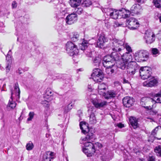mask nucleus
<instances>
[{
  "mask_svg": "<svg viewBox=\"0 0 161 161\" xmlns=\"http://www.w3.org/2000/svg\"><path fill=\"white\" fill-rule=\"evenodd\" d=\"M124 41L116 38L110 40L109 42L110 46L112 50L114 51L116 54H119L118 52L121 51L124 49Z\"/></svg>",
  "mask_w": 161,
  "mask_h": 161,
  "instance_id": "1",
  "label": "nucleus"
},
{
  "mask_svg": "<svg viewBox=\"0 0 161 161\" xmlns=\"http://www.w3.org/2000/svg\"><path fill=\"white\" fill-rule=\"evenodd\" d=\"M20 90L19 88V85L17 83L15 84L14 90L12 91V95L11 98L9 101L7 107L11 109H14L16 106V103L13 100V96L15 95L16 97V99H19L20 97Z\"/></svg>",
  "mask_w": 161,
  "mask_h": 161,
  "instance_id": "2",
  "label": "nucleus"
},
{
  "mask_svg": "<svg viewBox=\"0 0 161 161\" xmlns=\"http://www.w3.org/2000/svg\"><path fill=\"white\" fill-rule=\"evenodd\" d=\"M154 99L148 97L142 98L140 100L141 105L147 109H151L154 107Z\"/></svg>",
  "mask_w": 161,
  "mask_h": 161,
  "instance_id": "3",
  "label": "nucleus"
},
{
  "mask_svg": "<svg viewBox=\"0 0 161 161\" xmlns=\"http://www.w3.org/2000/svg\"><path fill=\"white\" fill-rule=\"evenodd\" d=\"M66 50L67 53L71 56L76 55L79 53V50L76 46L70 42H68L66 43Z\"/></svg>",
  "mask_w": 161,
  "mask_h": 161,
  "instance_id": "4",
  "label": "nucleus"
},
{
  "mask_svg": "<svg viewBox=\"0 0 161 161\" xmlns=\"http://www.w3.org/2000/svg\"><path fill=\"white\" fill-rule=\"evenodd\" d=\"M112 54L113 57L110 55H108L104 56L103 60V64L104 66H109V65L114 66L116 61L114 58L115 56L117 54L113 52Z\"/></svg>",
  "mask_w": 161,
  "mask_h": 161,
  "instance_id": "5",
  "label": "nucleus"
},
{
  "mask_svg": "<svg viewBox=\"0 0 161 161\" xmlns=\"http://www.w3.org/2000/svg\"><path fill=\"white\" fill-rule=\"evenodd\" d=\"M140 75L141 78L143 80L147 79L152 78V72L150 68L145 66L141 68L139 70Z\"/></svg>",
  "mask_w": 161,
  "mask_h": 161,
  "instance_id": "6",
  "label": "nucleus"
},
{
  "mask_svg": "<svg viewBox=\"0 0 161 161\" xmlns=\"http://www.w3.org/2000/svg\"><path fill=\"white\" fill-rule=\"evenodd\" d=\"M96 95L91 94L90 95L89 98L90 100L95 107L100 108L106 105V102L104 101H102L100 99H98L96 98Z\"/></svg>",
  "mask_w": 161,
  "mask_h": 161,
  "instance_id": "7",
  "label": "nucleus"
},
{
  "mask_svg": "<svg viewBox=\"0 0 161 161\" xmlns=\"http://www.w3.org/2000/svg\"><path fill=\"white\" fill-rule=\"evenodd\" d=\"M114 58L116 61L117 66L118 68L124 70L126 68L127 69V67L130 65V63L129 64L125 61L122 60V59L120 58V55L119 54L115 55Z\"/></svg>",
  "mask_w": 161,
  "mask_h": 161,
  "instance_id": "8",
  "label": "nucleus"
},
{
  "mask_svg": "<svg viewBox=\"0 0 161 161\" xmlns=\"http://www.w3.org/2000/svg\"><path fill=\"white\" fill-rule=\"evenodd\" d=\"M136 60L138 62L145 61V58L148 57V53L146 50H141L136 52L134 55Z\"/></svg>",
  "mask_w": 161,
  "mask_h": 161,
  "instance_id": "9",
  "label": "nucleus"
},
{
  "mask_svg": "<svg viewBox=\"0 0 161 161\" xmlns=\"http://www.w3.org/2000/svg\"><path fill=\"white\" fill-rule=\"evenodd\" d=\"M91 76L92 77V79L96 82L101 81L103 78V73L98 69L93 70Z\"/></svg>",
  "mask_w": 161,
  "mask_h": 161,
  "instance_id": "10",
  "label": "nucleus"
},
{
  "mask_svg": "<svg viewBox=\"0 0 161 161\" xmlns=\"http://www.w3.org/2000/svg\"><path fill=\"white\" fill-rule=\"evenodd\" d=\"M94 137L93 134L91 132L88 133V134L85 138H81L80 143L83 144L85 147L88 148L90 146V144L92 143L89 141L93 139Z\"/></svg>",
  "mask_w": 161,
  "mask_h": 161,
  "instance_id": "11",
  "label": "nucleus"
},
{
  "mask_svg": "<svg viewBox=\"0 0 161 161\" xmlns=\"http://www.w3.org/2000/svg\"><path fill=\"white\" fill-rule=\"evenodd\" d=\"M155 35L151 31H146L144 37L145 42L147 44H151L155 40Z\"/></svg>",
  "mask_w": 161,
  "mask_h": 161,
  "instance_id": "12",
  "label": "nucleus"
},
{
  "mask_svg": "<svg viewBox=\"0 0 161 161\" xmlns=\"http://www.w3.org/2000/svg\"><path fill=\"white\" fill-rule=\"evenodd\" d=\"M139 24L137 20L134 18H130L126 20V25L130 29H136L138 26Z\"/></svg>",
  "mask_w": 161,
  "mask_h": 161,
  "instance_id": "13",
  "label": "nucleus"
},
{
  "mask_svg": "<svg viewBox=\"0 0 161 161\" xmlns=\"http://www.w3.org/2000/svg\"><path fill=\"white\" fill-rule=\"evenodd\" d=\"M90 146L88 147L89 153L88 154V157H91L95 153L96 151L102 147L101 144L99 143H95L94 144L91 143Z\"/></svg>",
  "mask_w": 161,
  "mask_h": 161,
  "instance_id": "14",
  "label": "nucleus"
},
{
  "mask_svg": "<svg viewBox=\"0 0 161 161\" xmlns=\"http://www.w3.org/2000/svg\"><path fill=\"white\" fill-rule=\"evenodd\" d=\"M149 80L146 81L143 83V85L147 87H152L157 85L158 80L152 76L149 78Z\"/></svg>",
  "mask_w": 161,
  "mask_h": 161,
  "instance_id": "15",
  "label": "nucleus"
},
{
  "mask_svg": "<svg viewBox=\"0 0 161 161\" xmlns=\"http://www.w3.org/2000/svg\"><path fill=\"white\" fill-rule=\"evenodd\" d=\"M123 103L124 105L126 107H130L132 106L134 102V100L132 97L127 96L123 99Z\"/></svg>",
  "mask_w": 161,
  "mask_h": 161,
  "instance_id": "16",
  "label": "nucleus"
},
{
  "mask_svg": "<svg viewBox=\"0 0 161 161\" xmlns=\"http://www.w3.org/2000/svg\"><path fill=\"white\" fill-rule=\"evenodd\" d=\"M120 55V59L123 61H125L129 64H132V63H134L133 61V57L131 54L128 53H126L123 54L122 55H121L120 54H119Z\"/></svg>",
  "mask_w": 161,
  "mask_h": 161,
  "instance_id": "17",
  "label": "nucleus"
},
{
  "mask_svg": "<svg viewBox=\"0 0 161 161\" xmlns=\"http://www.w3.org/2000/svg\"><path fill=\"white\" fill-rule=\"evenodd\" d=\"M77 19V15L75 13L69 15L66 18V23L71 25L76 22Z\"/></svg>",
  "mask_w": 161,
  "mask_h": 161,
  "instance_id": "18",
  "label": "nucleus"
},
{
  "mask_svg": "<svg viewBox=\"0 0 161 161\" xmlns=\"http://www.w3.org/2000/svg\"><path fill=\"white\" fill-rule=\"evenodd\" d=\"M108 87L104 83H99L98 86V93L101 95H103L104 92H106Z\"/></svg>",
  "mask_w": 161,
  "mask_h": 161,
  "instance_id": "19",
  "label": "nucleus"
},
{
  "mask_svg": "<svg viewBox=\"0 0 161 161\" xmlns=\"http://www.w3.org/2000/svg\"><path fill=\"white\" fill-rule=\"evenodd\" d=\"M107 39L103 35L100 36L98 38L97 43V46L99 47H102L104 45V43L107 42Z\"/></svg>",
  "mask_w": 161,
  "mask_h": 161,
  "instance_id": "20",
  "label": "nucleus"
},
{
  "mask_svg": "<svg viewBox=\"0 0 161 161\" xmlns=\"http://www.w3.org/2000/svg\"><path fill=\"white\" fill-rule=\"evenodd\" d=\"M105 98L109 99L114 97L116 96V93L113 91L109 90L106 92H104V94L102 95Z\"/></svg>",
  "mask_w": 161,
  "mask_h": 161,
  "instance_id": "21",
  "label": "nucleus"
},
{
  "mask_svg": "<svg viewBox=\"0 0 161 161\" xmlns=\"http://www.w3.org/2000/svg\"><path fill=\"white\" fill-rule=\"evenodd\" d=\"M80 129L81 130L82 132L85 134L86 133H89V128L85 122H80Z\"/></svg>",
  "mask_w": 161,
  "mask_h": 161,
  "instance_id": "22",
  "label": "nucleus"
},
{
  "mask_svg": "<svg viewBox=\"0 0 161 161\" xmlns=\"http://www.w3.org/2000/svg\"><path fill=\"white\" fill-rule=\"evenodd\" d=\"M133 63V64L130 63V65L127 67V73L131 75H133L136 72V67L134 65V64H136V63L134 62Z\"/></svg>",
  "mask_w": 161,
  "mask_h": 161,
  "instance_id": "23",
  "label": "nucleus"
},
{
  "mask_svg": "<svg viewBox=\"0 0 161 161\" xmlns=\"http://www.w3.org/2000/svg\"><path fill=\"white\" fill-rule=\"evenodd\" d=\"M54 155V153L52 152H46L43 156V161H51L52 158V157Z\"/></svg>",
  "mask_w": 161,
  "mask_h": 161,
  "instance_id": "24",
  "label": "nucleus"
},
{
  "mask_svg": "<svg viewBox=\"0 0 161 161\" xmlns=\"http://www.w3.org/2000/svg\"><path fill=\"white\" fill-rule=\"evenodd\" d=\"M119 13L122 17L124 18L128 17L130 14V12L129 11L127 10L125 8H122L121 10H119Z\"/></svg>",
  "mask_w": 161,
  "mask_h": 161,
  "instance_id": "25",
  "label": "nucleus"
},
{
  "mask_svg": "<svg viewBox=\"0 0 161 161\" xmlns=\"http://www.w3.org/2000/svg\"><path fill=\"white\" fill-rule=\"evenodd\" d=\"M129 119L130 124L134 129H136L138 127L137 121L136 118L130 117Z\"/></svg>",
  "mask_w": 161,
  "mask_h": 161,
  "instance_id": "26",
  "label": "nucleus"
},
{
  "mask_svg": "<svg viewBox=\"0 0 161 161\" xmlns=\"http://www.w3.org/2000/svg\"><path fill=\"white\" fill-rule=\"evenodd\" d=\"M110 11L108 15L112 19H117L119 14V10L112 9Z\"/></svg>",
  "mask_w": 161,
  "mask_h": 161,
  "instance_id": "27",
  "label": "nucleus"
},
{
  "mask_svg": "<svg viewBox=\"0 0 161 161\" xmlns=\"http://www.w3.org/2000/svg\"><path fill=\"white\" fill-rule=\"evenodd\" d=\"M154 101L155 102L154 103V105L156 103H161V90L157 93L155 94L153 97Z\"/></svg>",
  "mask_w": 161,
  "mask_h": 161,
  "instance_id": "28",
  "label": "nucleus"
},
{
  "mask_svg": "<svg viewBox=\"0 0 161 161\" xmlns=\"http://www.w3.org/2000/svg\"><path fill=\"white\" fill-rule=\"evenodd\" d=\"M81 0H70L69 4L73 7H77L81 2Z\"/></svg>",
  "mask_w": 161,
  "mask_h": 161,
  "instance_id": "29",
  "label": "nucleus"
},
{
  "mask_svg": "<svg viewBox=\"0 0 161 161\" xmlns=\"http://www.w3.org/2000/svg\"><path fill=\"white\" fill-rule=\"evenodd\" d=\"M88 45L87 42L85 40H83L82 42L79 44V48L82 50H84L87 48Z\"/></svg>",
  "mask_w": 161,
  "mask_h": 161,
  "instance_id": "30",
  "label": "nucleus"
},
{
  "mask_svg": "<svg viewBox=\"0 0 161 161\" xmlns=\"http://www.w3.org/2000/svg\"><path fill=\"white\" fill-rule=\"evenodd\" d=\"M102 61V58L100 55H98L97 57H95L93 59V61L94 64L98 66L101 63Z\"/></svg>",
  "mask_w": 161,
  "mask_h": 161,
  "instance_id": "31",
  "label": "nucleus"
},
{
  "mask_svg": "<svg viewBox=\"0 0 161 161\" xmlns=\"http://www.w3.org/2000/svg\"><path fill=\"white\" fill-rule=\"evenodd\" d=\"M140 8L139 5L136 4L133 5L131 7L130 9L132 13L136 14L138 13Z\"/></svg>",
  "mask_w": 161,
  "mask_h": 161,
  "instance_id": "32",
  "label": "nucleus"
},
{
  "mask_svg": "<svg viewBox=\"0 0 161 161\" xmlns=\"http://www.w3.org/2000/svg\"><path fill=\"white\" fill-rule=\"evenodd\" d=\"M106 67V72L108 75H111L114 72V69L113 68L114 66L109 65V66H104Z\"/></svg>",
  "mask_w": 161,
  "mask_h": 161,
  "instance_id": "33",
  "label": "nucleus"
},
{
  "mask_svg": "<svg viewBox=\"0 0 161 161\" xmlns=\"http://www.w3.org/2000/svg\"><path fill=\"white\" fill-rule=\"evenodd\" d=\"M79 37V35L77 33H74L71 35L70 38L71 41L74 42L77 41Z\"/></svg>",
  "mask_w": 161,
  "mask_h": 161,
  "instance_id": "34",
  "label": "nucleus"
},
{
  "mask_svg": "<svg viewBox=\"0 0 161 161\" xmlns=\"http://www.w3.org/2000/svg\"><path fill=\"white\" fill-rule=\"evenodd\" d=\"M151 53L153 54V55L154 57H156L158 56L160 53V52L158 49L155 48H152Z\"/></svg>",
  "mask_w": 161,
  "mask_h": 161,
  "instance_id": "35",
  "label": "nucleus"
},
{
  "mask_svg": "<svg viewBox=\"0 0 161 161\" xmlns=\"http://www.w3.org/2000/svg\"><path fill=\"white\" fill-rule=\"evenodd\" d=\"M154 151L157 156H161V146L156 147L154 149Z\"/></svg>",
  "mask_w": 161,
  "mask_h": 161,
  "instance_id": "36",
  "label": "nucleus"
},
{
  "mask_svg": "<svg viewBox=\"0 0 161 161\" xmlns=\"http://www.w3.org/2000/svg\"><path fill=\"white\" fill-rule=\"evenodd\" d=\"M96 122V119L94 114H91L90 117L89 123L91 124H94Z\"/></svg>",
  "mask_w": 161,
  "mask_h": 161,
  "instance_id": "37",
  "label": "nucleus"
},
{
  "mask_svg": "<svg viewBox=\"0 0 161 161\" xmlns=\"http://www.w3.org/2000/svg\"><path fill=\"white\" fill-rule=\"evenodd\" d=\"M34 147V145L31 142H29L26 146V149L28 151L31 150Z\"/></svg>",
  "mask_w": 161,
  "mask_h": 161,
  "instance_id": "38",
  "label": "nucleus"
},
{
  "mask_svg": "<svg viewBox=\"0 0 161 161\" xmlns=\"http://www.w3.org/2000/svg\"><path fill=\"white\" fill-rule=\"evenodd\" d=\"M154 5L158 8H161V0H153Z\"/></svg>",
  "mask_w": 161,
  "mask_h": 161,
  "instance_id": "39",
  "label": "nucleus"
},
{
  "mask_svg": "<svg viewBox=\"0 0 161 161\" xmlns=\"http://www.w3.org/2000/svg\"><path fill=\"white\" fill-rule=\"evenodd\" d=\"M53 94V91L50 89H47L46 91L45 97L47 98L46 96H47V98L49 97H51Z\"/></svg>",
  "mask_w": 161,
  "mask_h": 161,
  "instance_id": "40",
  "label": "nucleus"
},
{
  "mask_svg": "<svg viewBox=\"0 0 161 161\" xmlns=\"http://www.w3.org/2000/svg\"><path fill=\"white\" fill-rule=\"evenodd\" d=\"M61 8L60 10V13H61L62 14L64 15L67 12V8L63 4H61Z\"/></svg>",
  "mask_w": 161,
  "mask_h": 161,
  "instance_id": "41",
  "label": "nucleus"
},
{
  "mask_svg": "<svg viewBox=\"0 0 161 161\" xmlns=\"http://www.w3.org/2000/svg\"><path fill=\"white\" fill-rule=\"evenodd\" d=\"M123 46H124V48H125L126 49L127 51H128L127 53H130L132 52V50L131 47L127 44H124V45H123Z\"/></svg>",
  "mask_w": 161,
  "mask_h": 161,
  "instance_id": "42",
  "label": "nucleus"
},
{
  "mask_svg": "<svg viewBox=\"0 0 161 161\" xmlns=\"http://www.w3.org/2000/svg\"><path fill=\"white\" fill-rule=\"evenodd\" d=\"M92 4L91 1L90 0H86L84 1L83 5L85 7H89Z\"/></svg>",
  "mask_w": 161,
  "mask_h": 161,
  "instance_id": "43",
  "label": "nucleus"
},
{
  "mask_svg": "<svg viewBox=\"0 0 161 161\" xmlns=\"http://www.w3.org/2000/svg\"><path fill=\"white\" fill-rule=\"evenodd\" d=\"M34 115L35 114L34 112H30L29 114V117L27 119V120H31L33 118Z\"/></svg>",
  "mask_w": 161,
  "mask_h": 161,
  "instance_id": "44",
  "label": "nucleus"
},
{
  "mask_svg": "<svg viewBox=\"0 0 161 161\" xmlns=\"http://www.w3.org/2000/svg\"><path fill=\"white\" fill-rule=\"evenodd\" d=\"M75 11L76 13L80 14L82 13L83 9L80 7H78L75 8Z\"/></svg>",
  "mask_w": 161,
  "mask_h": 161,
  "instance_id": "45",
  "label": "nucleus"
},
{
  "mask_svg": "<svg viewBox=\"0 0 161 161\" xmlns=\"http://www.w3.org/2000/svg\"><path fill=\"white\" fill-rule=\"evenodd\" d=\"M85 54L87 56L89 57H92V52L89 50H87V51L85 52Z\"/></svg>",
  "mask_w": 161,
  "mask_h": 161,
  "instance_id": "46",
  "label": "nucleus"
},
{
  "mask_svg": "<svg viewBox=\"0 0 161 161\" xmlns=\"http://www.w3.org/2000/svg\"><path fill=\"white\" fill-rule=\"evenodd\" d=\"M111 10H112V9L110 8H105L103 10V12L106 13L108 15L109 14V12H111Z\"/></svg>",
  "mask_w": 161,
  "mask_h": 161,
  "instance_id": "47",
  "label": "nucleus"
},
{
  "mask_svg": "<svg viewBox=\"0 0 161 161\" xmlns=\"http://www.w3.org/2000/svg\"><path fill=\"white\" fill-rule=\"evenodd\" d=\"M82 151L83 152L85 153L88 157V154L89 153V152L87 148L85 147L82 149Z\"/></svg>",
  "mask_w": 161,
  "mask_h": 161,
  "instance_id": "48",
  "label": "nucleus"
},
{
  "mask_svg": "<svg viewBox=\"0 0 161 161\" xmlns=\"http://www.w3.org/2000/svg\"><path fill=\"white\" fill-rule=\"evenodd\" d=\"M73 106L72 104H69L67 106V110L66 112L69 111V110H71L73 108Z\"/></svg>",
  "mask_w": 161,
  "mask_h": 161,
  "instance_id": "49",
  "label": "nucleus"
},
{
  "mask_svg": "<svg viewBox=\"0 0 161 161\" xmlns=\"http://www.w3.org/2000/svg\"><path fill=\"white\" fill-rule=\"evenodd\" d=\"M148 161H155V158L154 156H149L148 158Z\"/></svg>",
  "mask_w": 161,
  "mask_h": 161,
  "instance_id": "50",
  "label": "nucleus"
},
{
  "mask_svg": "<svg viewBox=\"0 0 161 161\" xmlns=\"http://www.w3.org/2000/svg\"><path fill=\"white\" fill-rule=\"evenodd\" d=\"M17 6V3L15 1L13 2L12 4V8H16Z\"/></svg>",
  "mask_w": 161,
  "mask_h": 161,
  "instance_id": "51",
  "label": "nucleus"
},
{
  "mask_svg": "<svg viewBox=\"0 0 161 161\" xmlns=\"http://www.w3.org/2000/svg\"><path fill=\"white\" fill-rule=\"evenodd\" d=\"M10 66L9 64H8L6 67V72L7 73L9 72L10 70Z\"/></svg>",
  "mask_w": 161,
  "mask_h": 161,
  "instance_id": "52",
  "label": "nucleus"
},
{
  "mask_svg": "<svg viewBox=\"0 0 161 161\" xmlns=\"http://www.w3.org/2000/svg\"><path fill=\"white\" fill-rule=\"evenodd\" d=\"M117 126L119 128H122L124 127V125L121 123H119L117 124Z\"/></svg>",
  "mask_w": 161,
  "mask_h": 161,
  "instance_id": "53",
  "label": "nucleus"
},
{
  "mask_svg": "<svg viewBox=\"0 0 161 161\" xmlns=\"http://www.w3.org/2000/svg\"><path fill=\"white\" fill-rule=\"evenodd\" d=\"M114 85L115 86H120V83L118 81H115L114 83Z\"/></svg>",
  "mask_w": 161,
  "mask_h": 161,
  "instance_id": "54",
  "label": "nucleus"
},
{
  "mask_svg": "<svg viewBox=\"0 0 161 161\" xmlns=\"http://www.w3.org/2000/svg\"><path fill=\"white\" fill-rule=\"evenodd\" d=\"M11 51L10 50L9 52H8V54H7V56H6V58L7 57H10V55H11Z\"/></svg>",
  "mask_w": 161,
  "mask_h": 161,
  "instance_id": "55",
  "label": "nucleus"
},
{
  "mask_svg": "<svg viewBox=\"0 0 161 161\" xmlns=\"http://www.w3.org/2000/svg\"><path fill=\"white\" fill-rule=\"evenodd\" d=\"M123 83H129V81L128 80H126L125 78L123 79Z\"/></svg>",
  "mask_w": 161,
  "mask_h": 161,
  "instance_id": "56",
  "label": "nucleus"
},
{
  "mask_svg": "<svg viewBox=\"0 0 161 161\" xmlns=\"http://www.w3.org/2000/svg\"><path fill=\"white\" fill-rule=\"evenodd\" d=\"M160 128V129H161V127L160 126H157V127H156L154 130L156 131L157 132L158 129Z\"/></svg>",
  "mask_w": 161,
  "mask_h": 161,
  "instance_id": "57",
  "label": "nucleus"
},
{
  "mask_svg": "<svg viewBox=\"0 0 161 161\" xmlns=\"http://www.w3.org/2000/svg\"><path fill=\"white\" fill-rule=\"evenodd\" d=\"M160 128V129H161V127L160 126H157V127H156L154 130L156 131L157 132L158 129Z\"/></svg>",
  "mask_w": 161,
  "mask_h": 161,
  "instance_id": "58",
  "label": "nucleus"
},
{
  "mask_svg": "<svg viewBox=\"0 0 161 161\" xmlns=\"http://www.w3.org/2000/svg\"><path fill=\"white\" fill-rule=\"evenodd\" d=\"M156 132L153 130L152 132V135L154 136L156 134Z\"/></svg>",
  "mask_w": 161,
  "mask_h": 161,
  "instance_id": "59",
  "label": "nucleus"
},
{
  "mask_svg": "<svg viewBox=\"0 0 161 161\" xmlns=\"http://www.w3.org/2000/svg\"><path fill=\"white\" fill-rule=\"evenodd\" d=\"M0 69L2 71H3L4 70V68L2 66V64L0 65Z\"/></svg>",
  "mask_w": 161,
  "mask_h": 161,
  "instance_id": "60",
  "label": "nucleus"
},
{
  "mask_svg": "<svg viewBox=\"0 0 161 161\" xmlns=\"http://www.w3.org/2000/svg\"><path fill=\"white\" fill-rule=\"evenodd\" d=\"M17 72L19 74H20L22 73L20 71V70L19 69L17 71Z\"/></svg>",
  "mask_w": 161,
  "mask_h": 161,
  "instance_id": "61",
  "label": "nucleus"
},
{
  "mask_svg": "<svg viewBox=\"0 0 161 161\" xmlns=\"http://www.w3.org/2000/svg\"><path fill=\"white\" fill-rule=\"evenodd\" d=\"M159 124L161 125V118L159 119Z\"/></svg>",
  "mask_w": 161,
  "mask_h": 161,
  "instance_id": "62",
  "label": "nucleus"
},
{
  "mask_svg": "<svg viewBox=\"0 0 161 161\" xmlns=\"http://www.w3.org/2000/svg\"><path fill=\"white\" fill-rule=\"evenodd\" d=\"M158 48L160 49V50H161V44L159 45Z\"/></svg>",
  "mask_w": 161,
  "mask_h": 161,
  "instance_id": "63",
  "label": "nucleus"
},
{
  "mask_svg": "<svg viewBox=\"0 0 161 161\" xmlns=\"http://www.w3.org/2000/svg\"><path fill=\"white\" fill-rule=\"evenodd\" d=\"M159 21L160 23H161V16H160L159 18Z\"/></svg>",
  "mask_w": 161,
  "mask_h": 161,
  "instance_id": "64",
  "label": "nucleus"
}]
</instances>
